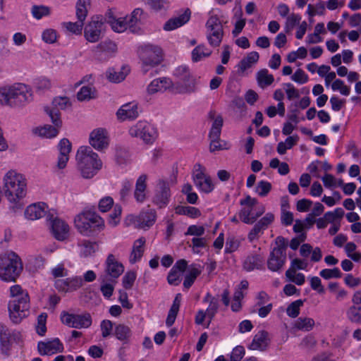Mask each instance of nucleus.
Returning a JSON list of instances; mask_svg holds the SVG:
<instances>
[{
	"label": "nucleus",
	"mask_w": 361,
	"mask_h": 361,
	"mask_svg": "<svg viewBox=\"0 0 361 361\" xmlns=\"http://www.w3.org/2000/svg\"><path fill=\"white\" fill-rule=\"evenodd\" d=\"M61 26L67 32L75 35H80L82 34L84 27V22L80 20H78L77 22H63L61 23Z\"/></svg>",
	"instance_id": "nucleus-43"
},
{
	"label": "nucleus",
	"mask_w": 361,
	"mask_h": 361,
	"mask_svg": "<svg viewBox=\"0 0 361 361\" xmlns=\"http://www.w3.org/2000/svg\"><path fill=\"white\" fill-rule=\"evenodd\" d=\"M137 52L145 73L160 64L163 60V50L157 44H145L139 47Z\"/></svg>",
	"instance_id": "nucleus-8"
},
{
	"label": "nucleus",
	"mask_w": 361,
	"mask_h": 361,
	"mask_svg": "<svg viewBox=\"0 0 361 361\" xmlns=\"http://www.w3.org/2000/svg\"><path fill=\"white\" fill-rule=\"evenodd\" d=\"M344 214V211L342 208H336L332 212H327L324 214V217L328 224H336L339 223L341 219Z\"/></svg>",
	"instance_id": "nucleus-49"
},
{
	"label": "nucleus",
	"mask_w": 361,
	"mask_h": 361,
	"mask_svg": "<svg viewBox=\"0 0 361 361\" xmlns=\"http://www.w3.org/2000/svg\"><path fill=\"white\" fill-rule=\"evenodd\" d=\"M61 128L49 124L39 126L33 129V133L39 137L47 139L56 137Z\"/></svg>",
	"instance_id": "nucleus-35"
},
{
	"label": "nucleus",
	"mask_w": 361,
	"mask_h": 361,
	"mask_svg": "<svg viewBox=\"0 0 361 361\" xmlns=\"http://www.w3.org/2000/svg\"><path fill=\"white\" fill-rule=\"evenodd\" d=\"M114 335L117 339L123 341L130 338L131 331L128 326L123 324H118L115 327Z\"/></svg>",
	"instance_id": "nucleus-52"
},
{
	"label": "nucleus",
	"mask_w": 361,
	"mask_h": 361,
	"mask_svg": "<svg viewBox=\"0 0 361 361\" xmlns=\"http://www.w3.org/2000/svg\"><path fill=\"white\" fill-rule=\"evenodd\" d=\"M271 183L267 180H260L255 188V192L260 197H266L271 190Z\"/></svg>",
	"instance_id": "nucleus-57"
},
{
	"label": "nucleus",
	"mask_w": 361,
	"mask_h": 361,
	"mask_svg": "<svg viewBox=\"0 0 361 361\" xmlns=\"http://www.w3.org/2000/svg\"><path fill=\"white\" fill-rule=\"evenodd\" d=\"M51 232L58 240H64L69 236L70 227L63 220L57 217L51 220Z\"/></svg>",
	"instance_id": "nucleus-27"
},
{
	"label": "nucleus",
	"mask_w": 361,
	"mask_h": 361,
	"mask_svg": "<svg viewBox=\"0 0 361 361\" xmlns=\"http://www.w3.org/2000/svg\"><path fill=\"white\" fill-rule=\"evenodd\" d=\"M50 106L60 111V110H65L69 108L71 106V103L67 97H56L53 99Z\"/></svg>",
	"instance_id": "nucleus-53"
},
{
	"label": "nucleus",
	"mask_w": 361,
	"mask_h": 361,
	"mask_svg": "<svg viewBox=\"0 0 361 361\" xmlns=\"http://www.w3.org/2000/svg\"><path fill=\"white\" fill-rule=\"evenodd\" d=\"M196 90V79L192 75L188 78L173 82L172 91L177 94H190Z\"/></svg>",
	"instance_id": "nucleus-26"
},
{
	"label": "nucleus",
	"mask_w": 361,
	"mask_h": 361,
	"mask_svg": "<svg viewBox=\"0 0 361 361\" xmlns=\"http://www.w3.org/2000/svg\"><path fill=\"white\" fill-rule=\"evenodd\" d=\"M74 225L78 231L85 236H92L105 227L104 219L91 210H84L76 215Z\"/></svg>",
	"instance_id": "nucleus-5"
},
{
	"label": "nucleus",
	"mask_w": 361,
	"mask_h": 361,
	"mask_svg": "<svg viewBox=\"0 0 361 361\" xmlns=\"http://www.w3.org/2000/svg\"><path fill=\"white\" fill-rule=\"evenodd\" d=\"M80 248V254L84 257L91 255L95 251V244L88 241L83 240L79 244Z\"/></svg>",
	"instance_id": "nucleus-61"
},
{
	"label": "nucleus",
	"mask_w": 361,
	"mask_h": 361,
	"mask_svg": "<svg viewBox=\"0 0 361 361\" xmlns=\"http://www.w3.org/2000/svg\"><path fill=\"white\" fill-rule=\"evenodd\" d=\"M207 240L205 238H193L191 240L192 250L194 253L199 254L202 248L207 247Z\"/></svg>",
	"instance_id": "nucleus-62"
},
{
	"label": "nucleus",
	"mask_w": 361,
	"mask_h": 361,
	"mask_svg": "<svg viewBox=\"0 0 361 361\" xmlns=\"http://www.w3.org/2000/svg\"><path fill=\"white\" fill-rule=\"evenodd\" d=\"M203 302L209 303V305L205 310V312L207 313L208 317V322H207L206 327H208L210 322L218 312L219 300L218 298L214 297L209 293H207L203 298Z\"/></svg>",
	"instance_id": "nucleus-34"
},
{
	"label": "nucleus",
	"mask_w": 361,
	"mask_h": 361,
	"mask_svg": "<svg viewBox=\"0 0 361 361\" xmlns=\"http://www.w3.org/2000/svg\"><path fill=\"white\" fill-rule=\"evenodd\" d=\"M104 266L106 276L111 279H118L125 270L123 264L112 254L107 256Z\"/></svg>",
	"instance_id": "nucleus-20"
},
{
	"label": "nucleus",
	"mask_w": 361,
	"mask_h": 361,
	"mask_svg": "<svg viewBox=\"0 0 361 361\" xmlns=\"http://www.w3.org/2000/svg\"><path fill=\"white\" fill-rule=\"evenodd\" d=\"M99 280L102 283L100 290L103 296L106 298H110L114 290V285L111 283L105 282V276H101Z\"/></svg>",
	"instance_id": "nucleus-59"
},
{
	"label": "nucleus",
	"mask_w": 361,
	"mask_h": 361,
	"mask_svg": "<svg viewBox=\"0 0 361 361\" xmlns=\"http://www.w3.org/2000/svg\"><path fill=\"white\" fill-rule=\"evenodd\" d=\"M128 28L132 32H137L140 30V25L143 20V11L140 8H135L130 14L126 16Z\"/></svg>",
	"instance_id": "nucleus-32"
},
{
	"label": "nucleus",
	"mask_w": 361,
	"mask_h": 361,
	"mask_svg": "<svg viewBox=\"0 0 361 361\" xmlns=\"http://www.w3.org/2000/svg\"><path fill=\"white\" fill-rule=\"evenodd\" d=\"M240 204L244 207L240 210L239 216L240 220L247 224H252L265 212L264 206L258 205L257 200L250 196L242 200Z\"/></svg>",
	"instance_id": "nucleus-10"
},
{
	"label": "nucleus",
	"mask_w": 361,
	"mask_h": 361,
	"mask_svg": "<svg viewBox=\"0 0 361 361\" xmlns=\"http://www.w3.org/2000/svg\"><path fill=\"white\" fill-rule=\"evenodd\" d=\"M122 214V207L119 204H115L114 206V209L112 212L109 214L108 224L112 226L115 227L121 221V216Z\"/></svg>",
	"instance_id": "nucleus-51"
},
{
	"label": "nucleus",
	"mask_w": 361,
	"mask_h": 361,
	"mask_svg": "<svg viewBox=\"0 0 361 361\" xmlns=\"http://www.w3.org/2000/svg\"><path fill=\"white\" fill-rule=\"evenodd\" d=\"M4 195L11 204H17L23 200L28 190V180L26 176L16 169H10L2 178Z\"/></svg>",
	"instance_id": "nucleus-2"
},
{
	"label": "nucleus",
	"mask_w": 361,
	"mask_h": 361,
	"mask_svg": "<svg viewBox=\"0 0 361 361\" xmlns=\"http://www.w3.org/2000/svg\"><path fill=\"white\" fill-rule=\"evenodd\" d=\"M256 79L258 85L262 89L271 85L274 81V75L270 74L266 68L262 69L257 73Z\"/></svg>",
	"instance_id": "nucleus-38"
},
{
	"label": "nucleus",
	"mask_w": 361,
	"mask_h": 361,
	"mask_svg": "<svg viewBox=\"0 0 361 361\" xmlns=\"http://www.w3.org/2000/svg\"><path fill=\"white\" fill-rule=\"evenodd\" d=\"M264 255L261 252V248L258 251L247 255L243 261V267L247 271H251L254 269H262L264 268Z\"/></svg>",
	"instance_id": "nucleus-21"
},
{
	"label": "nucleus",
	"mask_w": 361,
	"mask_h": 361,
	"mask_svg": "<svg viewBox=\"0 0 361 361\" xmlns=\"http://www.w3.org/2000/svg\"><path fill=\"white\" fill-rule=\"evenodd\" d=\"M157 214L153 209L141 212L139 215L130 214L126 217L125 223L127 226H133L135 228L147 229L150 228L156 221Z\"/></svg>",
	"instance_id": "nucleus-14"
},
{
	"label": "nucleus",
	"mask_w": 361,
	"mask_h": 361,
	"mask_svg": "<svg viewBox=\"0 0 361 361\" xmlns=\"http://www.w3.org/2000/svg\"><path fill=\"white\" fill-rule=\"evenodd\" d=\"M58 32L53 28H47L42 32V39L47 44H54L57 41Z\"/></svg>",
	"instance_id": "nucleus-56"
},
{
	"label": "nucleus",
	"mask_w": 361,
	"mask_h": 361,
	"mask_svg": "<svg viewBox=\"0 0 361 361\" xmlns=\"http://www.w3.org/2000/svg\"><path fill=\"white\" fill-rule=\"evenodd\" d=\"M170 187L167 181L159 180L157 183L153 202L159 208L165 207L169 202Z\"/></svg>",
	"instance_id": "nucleus-19"
},
{
	"label": "nucleus",
	"mask_w": 361,
	"mask_h": 361,
	"mask_svg": "<svg viewBox=\"0 0 361 361\" xmlns=\"http://www.w3.org/2000/svg\"><path fill=\"white\" fill-rule=\"evenodd\" d=\"M106 21L116 32H123L128 28L126 16L118 15L113 11L106 13Z\"/></svg>",
	"instance_id": "nucleus-25"
},
{
	"label": "nucleus",
	"mask_w": 361,
	"mask_h": 361,
	"mask_svg": "<svg viewBox=\"0 0 361 361\" xmlns=\"http://www.w3.org/2000/svg\"><path fill=\"white\" fill-rule=\"evenodd\" d=\"M78 169L83 178H92L102 169L103 162L99 154L88 146H80L76 152Z\"/></svg>",
	"instance_id": "nucleus-4"
},
{
	"label": "nucleus",
	"mask_w": 361,
	"mask_h": 361,
	"mask_svg": "<svg viewBox=\"0 0 361 361\" xmlns=\"http://www.w3.org/2000/svg\"><path fill=\"white\" fill-rule=\"evenodd\" d=\"M83 285V280L80 276L68 279H58L55 281V287L59 291L71 292L76 290Z\"/></svg>",
	"instance_id": "nucleus-23"
},
{
	"label": "nucleus",
	"mask_w": 361,
	"mask_h": 361,
	"mask_svg": "<svg viewBox=\"0 0 361 361\" xmlns=\"http://www.w3.org/2000/svg\"><path fill=\"white\" fill-rule=\"evenodd\" d=\"M190 14V10L187 9L180 15L170 18L165 23L163 27L164 30L166 31H172L183 26L189 21Z\"/></svg>",
	"instance_id": "nucleus-31"
},
{
	"label": "nucleus",
	"mask_w": 361,
	"mask_h": 361,
	"mask_svg": "<svg viewBox=\"0 0 361 361\" xmlns=\"http://www.w3.org/2000/svg\"><path fill=\"white\" fill-rule=\"evenodd\" d=\"M297 135L288 137L284 142H280L277 146V152L284 154L287 149H291L298 141Z\"/></svg>",
	"instance_id": "nucleus-45"
},
{
	"label": "nucleus",
	"mask_w": 361,
	"mask_h": 361,
	"mask_svg": "<svg viewBox=\"0 0 361 361\" xmlns=\"http://www.w3.org/2000/svg\"><path fill=\"white\" fill-rule=\"evenodd\" d=\"M192 179L195 185L200 192L209 193L214 189V184L211 177L207 174L206 169L200 164L194 165Z\"/></svg>",
	"instance_id": "nucleus-12"
},
{
	"label": "nucleus",
	"mask_w": 361,
	"mask_h": 361,
	"mask_svg": "<svg viewBox=\"0 0 361 361\" xmlns=\"http://www.w3.org/2000/svg\"><path fill=\"white\" fill-rule=\"evenodd\" d=\"M276 247H274L267 259V267L271 271H279L286 262V250L288 245L287 240L281 236L276 238Z\"/></svg>",
	"instance_id": "nucleus-9"
},
{
	"label": "nucleus",
	"mask_w": 361,
	"mask_h": 361,
	"mask_svg": "<svg viewBox=\"0 0 361 361\" xmlns=\"http://www.w3.org/2000/svg\"><path fill=\"white\" fill-rule=\"evenodd\" d=\"M148 177L146 174L140 175L136 180L133 196L137 203L142 204L147 199V181Z\"/></svg>",
	"instance_id": "nucleus-29"
},
{
	"label": "nucleus",
	"mask_w": 361,
	"mask_h": 361,
	"mask_svg": "<svg viewBox=\"0 0 361 361\" xmlns=\"http://www.w3.org/2000/svg\"><path fill=\"white\" fill-rule=\"evenodd\" d=\"M173 82L168 78H159L153 80L147 87L149 94L158 92H164L166 90L172 88Z\"/></svg>",
	"instance_id": "nucleus-30"
},
{
	"label": "nucleus",
	"mask_w": 361,
	"mask_h": 361,
	"mask_svg": "<svg viewBox=\"0 0 361 361\" xmlns=\"http://www.w3.org/2000/svg\"><path fill=\"white\" fill-rule=\"evenodd\" d=\"M61 319L63 324L75 329L88 328L92 324V318L88 313L74 314L64 312Z\"/></svg>",
	"instance_id": "nucleus-16"
},
{
	"label": "nucleus",
	"mask_w": 361,
	"mask_h": 361,
	"mask_svg": "<svg viewBox=\"0 0 361 361\" xmlns=\"http://www.w3.org/2000/svg\"><path fill=\"white\" fill-rule=\"evenodd\" d=\"M209 16L205 25L207 39L212 47H217L221 43L224 37L223 23H226L227 19L219 9H212Z\"/></svg>",
	"instance_id": "nucleus-7"
},
{
	"label": "nucleus",
	"mask_w": 361,
	"mask_h": 361,
	"mask_svg": "<svg viewBox=\"0 0 361 361\" xmlns=\"http://www.w3.org/2000/svg\"><path fill=\"white\" fill-rule=\"evenodd\" d=\"M128 68L123 67L121 69L116 70L109 68L106 71V78L112 82H120L123 81L128 73Z\"/></svg>",
	"instance_id": "nucleus-39"
},
{
	"label": "nucleus",
	"mask_w": 361,
	"mask_h": 361,
	"mask_svg": "<svg viewBox=\"0 0 361 361\" xmlns=\"http://www.w3.org/2000/svg\"><path fill=\"white\" fill-rule=\"evenodd\" d=\"M104 23L99 16H94L84 27V37L89 42L94 43L101 38Z\"/></svg>",
	"instance_id": "nucleus-17"
},
{
	"label": "nucleus",
	"mask_w": 361,
	"mask_h": 361,
	"mask_svg": "<svg viewBox=\"0 0 361 361\" xmlns=\"http://www.w3.org/2000/svg\"><path fill=\"white\" fill-rule=\"evenodd\" d=\"M37 349L41 355H51L63 350V345L59 338H54L47 341H39Z\"/></svg>",
	"instance_id": "nucleus-22"
},
{
	"label": "nucleus",
	"mask_w": 361,
	"mask_h": 361,
	"mask_svg": "<svg viewBox=\"0 0 361 361\" xmlns=\"http://www.w3.org/2000/svg\"><path fill=\"white\" fill-rule=\"evenodd\" d=\"M267 345V333L262 331L258 332L253 338L251 343L254 350H262Z\"/></svg>",
	"instance_id": "nucleus-44"
},
{
	"label": "nucleus",
	"mask_w": 361,
	"mask_h": 361,
	"mask_svg": "<svg viewBox=\"0 0 361 361\" xmlns=\"http://www.w3.org/2000/svg\"><path fill=\"white\" fill-rule=\"evenodd\" d=\"M44 111L49 117L53 126L59 128L62 126V121L61 118V114L58 109H55L51 106H47L44 107Z\"/></svg>",
	"instance_id": "nucleus-46"
},
{
	"label": "nucleus",
	"mask_w": 361,
	"mask_h": 361,
	"mask_svg": "<svg viewBox=\"0 0 361 361\" xmlns=\"http://www.w3.org/2000/svg\"><path fill=\"white\" fill-rule=\"evenodd\" d=\"M139 116L137 102H131L123 104L117 111L116 116L119 121L133 120Z\"/></svg>",
	"instance_id": "nucleus-24"
},
{
	"label": "nucleus",
	"mask_w": 361,
	"mask_h": 361,
	"mask_svg": "<svg viewBox=\"0 0 361 361\" xmlns=\"http://www.w3.org/2000/svg\"><path fill=\"white\" fill-rule=\"evenodd\" d=\"M315 325L314 320L308 317H300L294 321L293 324V329L302 331H312Z\"/></svg>",
	"instance_id": "nucleus-37"
},
{
	"label": "nucleus",
	"mask_w": 361,
	"mask_h": 361,
	"mask_svg": "<svg viewBox=\"0 0 361 361\" xmlns=\"http://www.w3.org/2000/svg\"><path fill=\"white\" fill-rule=\"evenodd\" d=\"M136 273L133 271H127L122 279V284L125 289H130L136 279Z\"/></svg>",
	"instance_id": "nucleus-64"
},
{
	"label": "nucleus",
	"mask_w": 361,
	"mask_h": 361,
	"mask_svg": "<svg viewBox=\"0 0 361 361\" xmlns=\"http://www.w3.org/2000/svg\"><path fill=\"white\" fill-rule=\"evenodd\" d=\"M176 213L180 215H187L191 218H197L201 215V212L197 208L190 206H178L176 208Z\"/></svg>",
	"instance_id": "nucleus-48"
},
{
	"label": "nucleus",
	"mask_w": 361,
	"mask_h": 361,
	"mask_svg": "<svg viewBox=\"0 0 361 361\" xmlns=\"http://www.w3.org/2000/svg\"><path fill=\"white\" fill-rule=\"evenodd\" d=\"M21 341L22 335L20 331L9 329L7 326L0 324V349L3 354L9 355L12 345L19 344Z\"/></svg>",
	"instance_id": "nucleus-13"
},
{
	"label": "nucleus",
	"mask_w": 361,
	"mask_h": 361,
	"mask_svg": "<svg viewBox=\"0 0 361 361\" xmlns=\"http://www.w3.org/2000/svg\"><path fill=\"white\" fill-rule=\"evenodd\" d=\"M145 243L146 239L144 237H141L134 241L129 256V262L130 264H133L141 260L145 252Z\"/></svg>",
	"instance_id": "nucleus-33"
},
{
	"label": "nucleus",
	"mask_w": 361,
	"mask_h": 361,
	"mask_svg": "<svg viewBox=\"0 0 361 361\" xmlns=\"http://www.w3.org/2000/svg\"><path fill=\"white\" fill-rule=\"evenodd\" d=\"M259 58L257 51L250 52L246 57L243 59L239 63V68L241 71H245L256 63Z\"/></svg>",
	"instance_id": "nucleus-42"
},
{
	"label": "nucleus",
	"mask_w": 361,
	"mask_h": 361,
	"mask_svg": "<svg viewBox=\"0 0 361 361\" xmlns=\"http://www.w3.org/2000/svg\"><path fill=\"white\" fill-rule=\"evenodd\" d=\"M214 114H215L213 112H210L209 114L210 118H214V121L209 132V137H214V139H216L220 137L224 120L221 115H217L216 117H214Z\"/></svg>",
	"instance_id": "nucleus-40"
},
{
	"label": "nucleus",
	"mask_w": 361,
	"mask_h": 361,
	"mask_svg": "<svg viewBox=\"0 0 361 361\" xmlns=\"http://www.w3.org/2000/svg\"><path fill=\"white\" fill-rule=\"evenodd\" d=\"M282 85L288 100L291 101L299 98L300 91L292 83H283Z\"/></svg>",
	"instance_id": "nucleus-55"
},
{
	"label": "nucleus",
	"mask_w": 361,
	"mask_h": 361,
	"mask_svg": "<svg viewBox=\"0 0 361 361\" xmlns=\"http://www.w3.org/2000/svg\"><path fill=\"white\" fill-rule=\"evenodd\" d=\"M90 0H78L76 3V17L78 20L85 22L87 16V7Z\"/></svg>",
	"instance_id": "nucleus-47"
},
{
	"label": "nucleus",
	"mask_w": 361,
	"mask_h": 361,
	"mask_svg": "<svg viewBox=\"0 0 361 361\" xmlns=\"http://www.w3.org/2000/svg\"><path fill=\"white\" fill-rule=\"evenodd\" d=\"M89 143L92 147L99 152L106 150L110 143L109 133L106 129L97 128L92 130L89 135Z\"/></svg>",
	"instance_id": "nucleus-15"
},
{
	"label": "nucleus",
	"mask_w": 361,
	"mask_h": 361,
	"mask_svg": "<svg viewBox=\"0 0 361 361\" xmlns=\"http://www.w3.org/2000/svg\"><path fill=\"white\" fill-rule=\"evenodd\" d=\"M302 17L298 13H292L286 19L284 30L286 32L291 31L295 26L298 25L301 22Z\"/></svg>",
	"instance_id": "nucleus-50"
},
{
	"label": "nucleus",
	"mask_w": 361,
	"mask_h": 361,
	"mask_svg": "<svg viewBox=\"0 0 361 361\" xmlns=\"http://www.w3.org/2000/svg\"><path fill=\"white\" fill-rule=\"evenodd\" d=\"M131 137H138L145 143H152L157 137L155 126L145 121H139L129 128Z\"/></svg>",
	"instance_id": "nucleus-11"
},
{
	"label": "nucleus",
	"mask_w": 361,
	"mask_h": 361,
	"mask_svg": "<svg viewBox=\"0 0 361 361\" xmlns=\"http://www.w3.org/2000/svg\"><path fill=\"white\" fill-rule=\"evenodd\" d=\"M286 276L289 280L298 286H301L305 283V275L302 273H297L294 269L287 270Z\"/></svg>",
	"instance_id": "nucleus-60"
},
{
	"label": "nucleus",
	"mask_w": 361,
	"mask_h": 361,
	"mask_svg": "<svg viewBox=\"0 0 361 361\" xmlns=\"http://www.w3.org/2000/svg\"><path fill=\"white\" fill-rule=\"evenodd\" d=\"M346 317L352 323L361 324V290L352 297V305L346 310Z\"/></svg>",
	"instance_id": "nucleus-18"
},
{
	"label": "nucleus",
	"mask_w": 361,
	"mask_h": 361,
	"mask_svg": "<svg viewBox=\"0 0 361 361\" xmlns=\"http://www.w3.org/2000/svg\"><path fill=\"white\" fill-rule=\"evenodd\" d=\"M32 100V90L23 83L0 87V104L3 106L23 107Z\"/></svg>",
	"instance_id": "nucleus-3"
},
{
	"label": "nucleus",
	"mask_w": 361,
	"mask_h": 361,
	"mask_svg": "<svg viewBox=\"0 0 361 361\" xmlns=\"http://www.w3.org/2000/svg\"><path fill=\"white\" fill-rule=\"evenodd\" d=\"M114 206V200L110 196H106V197H102L99 200V204H98L99 210L103 213L109 211Z\"/></svg>",
	"instance_id": "nucleus-63"
},
{
	"label": "nucleus",
	"mask_w": 361,
	"mask_h": 361,
	"mask_svg": "<svg viewBox=\"0 0 361 361\" xmlns=\"http://www.w3.org/2000/svg\"><path fill=\"white\" fill-rule=\"evenodd\" d=\"M8 303L9 319L12 323L18 324L30 314V299L27 291L20 285L9 288Z\"/></svg>",
	"instance_id": "nucleus-1"
},
{
	"label": "nucleus",
	"mask_w": 361,
	"mask_h": 361,
	"mask_svg": "<svg viewBox=\"0 0 361 361\" xmlns=\"http://www.w3.org/2000/svg\"><path fill=\"white\" fill-rule=\"evenodd\" d=\"M48 206L44 202H36L27 207L25 210V216L30 220H37L44 216Z\"/></svg>",
	"instance_id": "nucleus-28"
},
{
	"label": "nucleus",
	"mask_w": 361,
	"mask_h": 361,
	"mask_svg": "<svg viewBox=\"0 0 361 361\" xmlns=\"http://www.w3.org/2000/svg\"><path fill=\"white\" fill-rule=\"evenodd\" d=\"M303 305L301 300H297L291 302L286 309V314L291 318H296L300 314V309Z\"/></svg>",
	"instance_id": "nucleus-58"
},
{
	"label": "nucleus",
	"mask_w": 361,
	"mask_h": 361,
	"mask_svg": "<svg viewBox=\"0 0 361 361\" xmlns=\"http://www.w3.org/2000/svg\"><path fill=\"white\" fill-rule=\"evenodd\" d=\"M94 97V90L88 85L82 86L77 94L79 101H87Z\"/></svg>",
	"instance_id": "nucleus-54"
},
{
	"label": "nucleus",
	"mask_w": 361,
	"mask_h": 361,
	"mask_svg": "<svg viewBox=\"0 0 361 361\" xmlns=\"http://www.w3.org/2000/svg\"><path fill=\"white\" fill-rule=\"evenodd\" d=\"M212 53V51L204 44L197 45L191 52V60L194 63H197L209 57Z\"/></svg>",
	"instance_id": "nucleus-36"
},
{
	"label": "nucleus",
	"mask_w": 361,
	"mask_h": 361,
	"mask_svg": "<svg viewBox=\"0 0 361 361\" xmlns=\"http://www.w3.org/2000/svg\"><path fill=\"white\" fill-rule=\"evenodd\" d=\"M23 271L20 257L13 251L0 255V279L5 282L15 281Z\"/></svg>",
	"instance_id": "nucleus-6"
},
{
	"label": "nucleus",
	"mask_w": 361,
	"mask_h": 361,
	"mask_svg": "<svg viewBox=\"0 0 361 361\" xmlns=\"http://www.w3.org/2000/svg\"><path fill=\"white\" fill-rule=\"evenodd\" d=\"M30 13L35 19L39 20L44 17L49 16L51 13V9L45 5H33L31 7Z\"/></svg>",
	"instance_id": "nucleus-41"
}]
</instances>
